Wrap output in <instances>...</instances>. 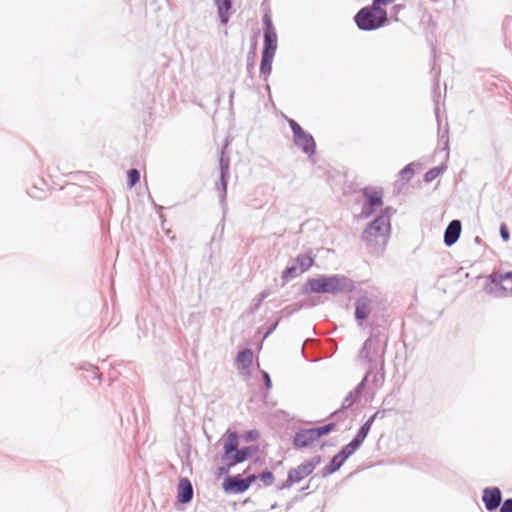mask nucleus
<instances>
[{
	"label": "nucleus",
	"instance_id": "1",
	"mask_svg": "<svg viewBox=\"0 0 512 512\" xmlns=\"http://www.w3.org/2000/svg\"><path fill=\"white\" fill-rule=\"evenodd\" d=\"M389 233V218L380 216L363 232L362 238L370 248L383 247L388 241Z\"/></svg>",
	"mask_w": 512,
	"mask_h": 512
},
{
	"label": "nucleus",
	"instance_id": "7",
	"mask_svg": "<svg viewBox=\"0 0 512 512\" xmlns=\"http://www.w3.org/2000/svg\"><path fill=\"white\" fill-rule=\"evenodd\" d=\"M295 266L287 267L282 273V279L288 281L306 271L314 264V258L310 254H300L295 259Z\"/></svg>",
	"mask_w": 512,
	"mask_h": 512
},
{
	"label": "nucleus",
	"instance_id": "3",
	"mask_svg": "<svg viewBox=\"0 0 512 512\" xmlns=\"http://www.w3.org/2000/svg\"><path fill=\"white\" fill-rule=\"evenodd\" d=\"M485 289L489 293L512 295V272L494 271L488 277Z\"/></svg>",
	"mask_w": 512,
	"mask_h": 512
},
{
	"label": "nucleus",
	"instance_id": "24",
	"mask_svg": "<svg viewBox=\"0 0 512 512\" xmlns=\"http://www.w3.org/2000/svg\"><path fill=\"white\" fill-rule=\"evenodd\" d=\"M140 180V173L137 169H130L127 172V185L132 188Z\"/></svg>",
	"mask_w": 512,
	"mask_h": 512
},
{
	"label": "nucleus",
	"instance_id": "10",
	"mask_svg": "<svg viewBox=\"0 0 512 512\" xmlns=\"http://www.w3.org/2000/svg\"><path fill=\"white\" fill-rule=\"evenodd\" d=\"M363 194L366 197V204L363 209V216H370L376 209L380 208L383 204L382 195L379 191L365 188Z\"/></svg>",
	"mask_w": 512,
	"mask_h": 512
},
{
	"label": "nucleus",
	"instance_id": "27",
	"mask_svg": "<svg viewBox=\"0 0 512 512\" xmlns=\"http://www.w3.org/2000/svg\"><path fill=\"white\" fill-rule=\"evenodd\" d=\"M500 512H512V499H507L504 501Z\"/></svg>",
	"mask_w": 512,
	"mask_h": 512
},
{
	"label": "nucleus",
	"instance_id": "5",
	"mask_svg": "<svg viewBox=\"0 0 512 512\" xmlns=\"http://www.w3.org/2000/svg\"><path fill=\"white\" fill-rule=\"evenodd\" d=\"M338 290H340L339 279L334 276L310 278L305 283L306 292L334 293Z\"/></svg>",
	"mask_w": 512,
	"mask_h": 512
},
{
	"label": "nucleus",
	"instance_id": "23",
	"mask_svg": "<svg viewBox=\"0 0 512 512\" xmlns=\"http://www.w3.org/2000/svg\"><path fill=\"white\" fill-rule=\"evenodd\" d=\"M360 447V444H358L354 439L344 446L342 450L339 452L342 456H344L345 459H347L349 456H351L358 448Z\"/></svg>",
	"mask_w": 512,
	"mask_h": 512
},
{
	"label": "nucleus",
	"instance_id": "11",
	"mask_svg": "<svg viewBox=\"0 0 512 512\" xmlns=\"http://www.w3.org/2000/svg\"><path fill=\"white\" fill-rule=\"evenodd\" d=\"M501 491L497 487H487L483 490L482 500L488 511L495 510L501 503Z\"/></svg>",
	"mask_w": 512,
	"mask_h": 512
},
{
	"label": "nucleus",
	"instance_id": "15",
	"mask_svg": "<svg viewBox=\"0 0 512 512\" xmlns=\"http://www.w3.org/2000/svg\"><path fill=\"white\" fill-rule=\"evenodd\" d=\"M193 496V488L187 478H181L177 486V497L179 502L188 503Z\"/></svg>",
	"mask_w": 512,
	"mask_h": 512
},
{
	"label": "nucleus",
	"instance_id": "19",
	"mask_svg": "<svg viewBox=\"0 0 512 512\" xmlns=\"http://www.w3.org/2000/svg\"><path fill=\"white\" fill-rule=\"evenodd\" d=\"M218 13L221 18L222 23L226 24L229 18V10L231 9V1L230 0H214Z\"/></svg>",
	"mask_w": 512,
	"mask_h": 512
},
{
	"label": "nucleus",
	"instance_id": "4",
	"mask_svg": "<svg viewBox=\"0 0 512 512\" xmlns=\"http://www.w3.org/2000/svg\"><path fill=\"white\" fill-rule=\"evenodd\" d=\"M334 427L333 423H329L318 428L300 430L296 433L293 444L297 448L312 447L322 436L330 433Z\"/></svg>",
	"mask_w": 512,
	"mask_h": 512
},
{
	"label": "nucleus",
	"instance_id": "20",
	"mask_svg": "<svg viewBox=\"0 0 512 512\" xmlns=\"http://www.w3.org/2000/svg\"><path fill=\"white\" fill-rule=\"evenodd\" d=\"M370 313V302L368 300H360L357 302L355 316L357 319L364 320Z\"/></svg>",
	"mask_w": 512,
	"mask_h": 512
},
{
	"label": "nucleus",
	"instance_id": "13",
	"mask_svg": "<svg viewBox=\"0 0 512 512\" xmlns=\"http://www.w3.org/2000/svg\"><path fill=\"white\" fill-rule=\"evenodd\" d=\"M255 451H256V448H253V447H245L240 450L236 449L231 454V457H227L225 459V461L227 462V466L232 467V466L236 465L237 463L244 462L245 460L250 458Z\"/></svg>",
	"mask_w": 512,
	"mask_h": 512
},
{
	"label": "nucleus",
	"instance_id": "25",
	"mask_svg": "<svg viewBox=\"0 0 512 512\" xmlns=\"http://www.w3.org/2000/svg\"><path fill=\"white\" fill-rule=\"evenodd\" d=\"M259 478L261 479V481L266 485V486H270L274 483V475L272 474V472L270 471H265L263 473L260 474Z\"/></svg>",
	"mask_w": 512,
	"mask_h": 512
},
{
	"label": "nucleus",
	"instance_id": "31",
	"mask_svg": "<svg viewBox=\"0 0 512 512\" xmlns=\"http://www.w3.org/2000/svg\"><path fill=\"white\" fill-rule=\"evenodd\" d=\"M370 344V340H367L364 344V348H366Z\"/></svg>",
	"mask_w": 512,
	"mask_h": 512
},
{
	"label": "nucleus",
	"instance_id": "29",
	"mask_svg": "<svg viewBox=\"0 0 512 512\" xmlns=\"http://www.w3.org/2000/svg\"><path fill=\"white\" fill-rule=\"evenodd\" d=\"M257 478L258 477L256 475H251V476L245 478L244 481H245V483H247V488H249L250 485L257 480Z\"/></svg>",
	"mask_w": 512,
	"mask_h": 512
},
{
	"label": "nucleus",
	"instance_id": "12",
	"mask_svg": "<svg viewBox=\"0 0 512 512\" xmlns=\"http://www.w3.org/2000/svg\"><path fill=\"white\" fill-rule=\"evenodd\" d=\"M253 359L254 355L252 350L244 349L243 351L239 352L235 360L237 370L242 374L247 373L248 369L253 364Z\"/></svg>",
	"mask_w": 512,
	"mask_h": 512
},
{
	"label": "nucleus",
	"instance_id": "21",
	"mask_svg": "<svg viewBox=\"0 0 512 512\" xmlns=\"http://www.w3.org/2000/svg\"><path fill=\"white\" fill-rule=\"evenodd\" d=\"M274 55L269 53H262V60L260 70L263 74H270L272 70V61Z\"/></svg>",
	"mask_w": 512,
	"mask_h": 512
},
{
	"label": "nucleus",
	"instance_id": "2",
	"mask_svg": "<svg viewBox=\"0 0 512 512\" xmlns=\"http://www.w3.org/2000/svg\"><path fill=\"white\" fill-rule=\"evenodd\" d=\"M387 21V12L374 2L362 8L355 16L357 26L362 30H374L383 26Z\"/></svg>",
	"mask_w": 512,
	"mask_h": 512
},
{
	"label": "nucleus",
	"instance_id": "30",
	"mask_svg": "<svg viewBox=\"0 0 512 512\" xmlns=\"http://www.w3.org/2000/svg\"><path fill=\"white\" fill-rule=\"evenodd\" d=\"M263 379L265 381V384H270L271 383V380H270V377H269V374L266 373V372H263Z\"/></svg>",
	"mask_w": 512,
	"mask_h": 512
},
{
	"label": "nucleus",
	"instance_id": "18",
	"mask_svg": "<svg viewBox=\"0 0 512 512\" xmlns=\"http://www.w3.org/2000/svg\"><path fill=\"white\" fill-rule=\"evenodd\" d=\"M378 413H375L374 415H372L364 424L363 426L360 428V430L358 431L357 435L355 436L354 440L358 443V444H362L363 441L365 440V438L367 437L370 429H371V426L375 420V418L377 417Z\"/></svg>",
	"mask_w": 512,
	"mask_h": 512
},
{
	"label": "nucleus",
	"instance_id": "28",
	"mask_svg": "<svg viewBox=\"0 0 512 512\" xmlns=\"http://www.w3.org/2000/svg\"><path fill=\"white\" fill-rule=\"evenodd\" d=\"M246 440H256L259 438V432L256 430L249 431L245 434Z\"/></svg>",
	"mask_w": 512,
	"mask_h": 512
},
{
	"label": "nucleus",
	"instance_id": "26",
	"mask_svg": "<svg viewBox=\"0 0 512 512\" xmlns=\"http://www.w3.org/2000/svg\"><path fill=\"white\" fill-rule=\"evenodd\" d=\"M500 235H501V237H502V239L504 241H508L509 240L510 234H509V231H508V228H507L506 224H502L500 226Z\"/></svg>",
	"mask_w": 512,
	"mask_h": 512
},
{
	"label": "nucleus",
	"instance_id": "17",
	"mask_svg": "<svg viewBox=\"0 0 512 512\" xmlns=\"http://www.w3.org/2000/svg\"><path fill=\"white\" fill-rule=\"evenodd\" d=\"M238 447V436L235 432L229 433L225 439L223 450H224V459L227 457H231V454Z\"/></svg>",
	"mask_w": 512,
	"mask_h": 512
},
{
	"label": "nucleus",
	"instance_id": "8",
	"mask_svg": "<svg viewBox=\"0 0 512 512\" xmlns=\"http://www.w3.org/2000/svg\"><path fill=\"white\" fill-rule=\"evenodd\" d=\"M289 125L294 133L296 145L299 146L305 153L312 154L315 149V142L312 136L307 134L293 119H289Z\"/></svg>",
	"mask_w": 512,
	"mask_h": 512
},
{
	"label": "nucleus",
	"instance_id": "9",
	"mask_svg": "<svg viewBox=\"0 0 512 512\" xmlns=\"http://www.w3.org/2000/svg\"><path fill=\"white\" fill-rule=\"evenodd\" d=\"M263 22L265 25L263 53L275 55L277 49V34L270 16L266 14L263 18Z\"/></svg>",
	"mask_w": 512,
	"mask_h": 512
},
{
	"label": "nucleus",
	"instance_id": "6",
	"mask_svg": "<svg viewBox=\"0 0 512 512\" xmlns=\"http://www.w3.org/2000/svg\"><path fill=\"white\" fill-rule=\"evenodd\" d=\"M320 463V455H316L308 460H305L296 468L291 469L289 471L287 482L293 484L302 481L303 479L311 475L314 472V470L320 465Z\"/></svg>",
	"mask_w": 512,
	"mask_h": 512
},
{
	"label": "nucleus",
	"instance_id": "16",
	"mask_svg": "<svg viewBox=\"0 0 512 512\" xmlns=\"http://www.w3.org/2000/svg\"><path fill=\"white\" fill-rule=\"evenodd\" d=\"M223 488L225 491H230L233 493H242L248 489L247 483H245L244 479L236 477L226 478L223 483Z\"/></svg>",
	"mask_w": 512,
	"mask_h": 512
},
{
	"label": "nucleus",
	"instance_id": "22",
	"mask_svg": "<svg viewBox=\"0 0 512 512\" xmlns=\"http://www.w3.org/2000/svg\"><path fill=\"white\" fill-rule=\"evenodd\" d=\"M345 461L346 459L344 458V456H342L340 453L336 454L329 464L328 472L332 473L337 471L344 464Z\"/></svg>",
	"mask_w": 512,
	"mask_h": 512
},
{
	"label": "nucleus",
	"instance_id": "14",
	"mask_svg": "<svg viewBox=\"0 0 512 512\" xmlns=\"http://www.w3.org/2000/svg\"><path fill=\"white\" fill-rule=\"evenodd\" d=\"M461 233V222L453 220L449 223L444 233V242L447 246H451L458 240Z\"/></svg>",
	"mask_w": 512,
	"mask_h": 512
}]
</instances>
